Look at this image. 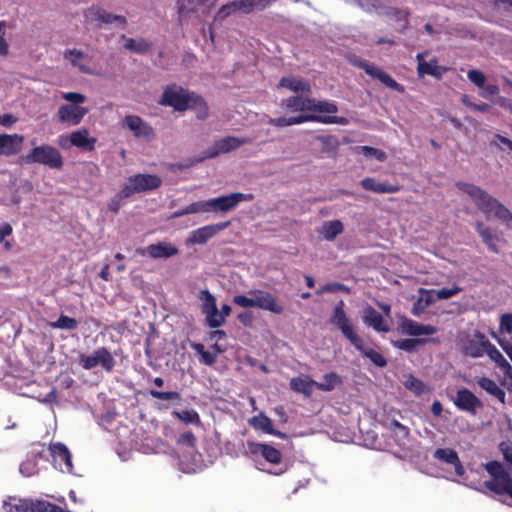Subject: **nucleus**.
I'll return each mask as SVG.
<instances>
[{
  "instance_id": "18",
  "label": "nucleus",
  "mask_w": 512,
  "mask_h": 512,
  "mask_svg": "<svg viewBox=\"0 0 512 512\" xmlns=\"http://www.w3.org/2000/svg\"><path fill=\"white\" fill-rule=\"evenodd\" d=\"M49 450L55 467L63 472L72 471V456L66 445L61 442L51 443Z\"/></svg>"
},
{
  "instance_id": "52",
  "label": "nucleus",
  "mask_w": 512,
  "mask_h": 512,
  "mask_svg": "<svg viewBox=\"0 0 512 512\" xmlns=\"http://www.w3.org/2000/svg\"><path fill=\"white\" fill-rule=\"evenodd\" d=\"M150 395L158 400H166V401H180L181 394L177 391H158V390H150Z\"/></svg>"
},
{
  "instance_id": "62",
  "label": "nucleus",
  "mask_w": 512,
  "mask_h": 512,
  "mask_svg": "<svg viewBox=\"0 0 512 512\" xmlns=\"http://www.w3.org/2000/svg\"><path fill=\"white\" fill-rule=\"evenodd\" d=\"M236 11H240L244 14L251 13L255 8L252 0H234Z\"/></svg>"
},
{
  "instance_id": "2",
  "label": "nucleus",
  "mask_w": 512,
  "mask_h": 512,
  "mask_svg": "<svg viewBox=\"0 0 512 512\" xmlns=\"http://www.w3.org/2000/svg\"><path fill=\"white\" fill-rule=\"evenodd\" d=\"M344 306V301L340 300L333 308V312L330 318L331 324L337 327L343 336L375 366L379 368L385 367L387 365V359L380 352L372 348L364 347V341L356 333L353 324L344 311Z\"/></svg>"
},
{
  "instance_id": "6",
  "label": "nucleus",
  "mask_w": 512,
  "mask_h": 512,
  "mask_svg": "<svg viewBox=\"0 0 512 512\" xmlns=\"http://www.w3.org/2000/svg\"><path fill=\"white\" fill-rule=\"evenodd\" d=\"M491 476L484 482V487L497 495H508L512 499V478L498 461H490L484 465Z\"/></svg>"
},
{
  "instance_id": "34",
  "label": "nucleus",
  "mask_w": 512,
  "mask_h": 512,
  "mask_svg": "<svg viewBox=\"0 0 512 512\" xmlns=\"http://www.w3.org/2000/svg\"><path fill=\"white\" fill-rule=\"evenodd\" d=\"M362 188L367 191H373L375 193H395L400 190L399 185H390L386 183L377 182L372 177H366L360 182Z\"/></svg>"
},
{
  "instance_id": "44",
  "label": "nucleus",
  "mask_w": 512,
  "mask_h": 512,
  "mask_svg": "<svg viewBox=\"0 0 512 512\" xmlns=\"http://www.w3.org/2000/svg\"><path fill=\"white\" fill-rule=\"evenodd\" d=\"M316 140L322 144V151L329 155L335 154L339 147L338 138L334 135H318Z\"/></svg>"
},
{
  "instance_id": "27",
  "label": "nucleus",
  "mask_w": 512,
  "mask_h": 512,
  "mask_svg": "<svg viewBox=\"0 0 512 512\" xmlns=\"http://www.w3.org/2000/svg\"><path fill=\"white\" fill-rule=\"evenodd\" d=\"M362 318L365 324L372 327L377 332L386 333L390 331V327L384 322L381 313L370 305L364 308Z\"/></svg>"
},
{
  "instance_id": "56",
  "label": "nucleus",
  "mask_w": 512,
  "mask_h": 512,
  "mask_svg": "<svg viewBox=\"0 0 512 512\" xmlns=\"http://www.w3.org/2000/svg\"><path fill=\"white\" fill-rule=\"evenodd\" d=\"M324 292H327V293L346 292V293H348L349 288L342 283H337V282L328 283V284H325L324 286H322L320 289H318L316 293L321 294Z\"/></svg>"
},
{
  "instance_id": "28",
  "label": "nucleus",
  "mask_w": 512,
  "mask_h": 512,
  "mask_svg": "<svg viewBox=\"0 0 512 512\" xmlns=\"http://www.w3.org/2000/svg\"><path fill=\"white\" fill-rule=\"evenodd\" d=\"M69 141L72 146H75L84 151H93L97 139L89 137V131L86 128L73 131L69 136Z\"/></svg>"
},
{
  "instance_id": "4",
  "label": "nucleus",
  "mask_w": 512,
  "mask_h": 512,
  "mask_svg": "<svg viewBox=\"0 0 512 512\" xmlns=\"http://www.w3.org/2000/svg\"><path fill=\"white\" fill-rule=\"evenodd\" d=\"M20 161L24 164L44 165L55 170H61L64 165L60 150L49 144L33 147L26 155L20 157Z\"/></svg>"
},
{
  "instance_id": "43",
  "label": "nucleus",
  "mask_w": 512,
  "mask_h": 512,
  "mask_svg": "<svg viewBox=\"0 0 512 512\" xmlns=\"http://www.w3.org/2000/svg\"><path fill=\"white\" fill-rule=\"evenodd\" d=\"M344 230L340 220H332L325 222L323 225V233L326 240H334Z\"/></svg>"
},
{
  "instance_id": "50",
  "label": "nucleus",
  "mask_w": 512,
  "mask_h": 512,
  "mask_svg": "<svg viewBox=\"0 0 512 512\" xmlns=\"http://www.w3.org/2000/svg\"><path fill=\"white\" fill-rule=\"evenodd\" d=\"M204 315L206 325L210 328H218L224 324L223 316H220L218 308L214 309V311L205 313Z\"/></svg>"
},
{
  "instance_id": "23",
  "label": "nucleus",
  "mask_w": 512,
  "mask_h": 512,
  "mask_svg": "<svg viewBox=\"0 0 512 512\" xmlns=\"http://www.w3.org/2000/svg\"><path fill=\"white\" fill-rule=\"evenodd\" d=\"M85 17L99 24H110L112 22H118L121 25L126 24V18L124 16L109 13L105 9L95 5L87 9Z\"/></svg>"
},
{
  "instance_id": "61",
  "label": "nucleus",
  "mask_w": 512,
  "mask_h": 512,
  "mask_svg": "<svg viewBox=\"0 0 512 512\" xmlns=\"http://www.w3.org/2000/svg\"><path fill=\"white\" fill-rule=\"evenodd\" d=\"M233 303L242 308H255L254 297L249 298L242 294L235 295L233 297Z\"/></svg>"
},
{
  "instance_id": "42",
  "label": "nucleus",
  "mask_w": 512,
  "mask_h": 512,
  "mask_svg": "<svg viewBox=\"0 0 512 512\" xmlns=\"http://www.w3.org/2000/svg\"><path fill=\"white\" fill-rule=\"evenodd\" d=\"M485 354H487L488 357L492 361H494L497 364V366L502 370H511V365L509 364V362L504 358L501 352L491 342L487 346Z\"/></svg>"
},
{
  "instance_id": "47",
  "label": "nucleus",
  "mask_w": 512,
  "mask_h": 512,
  "mask_svg": "<svg viewBox=\"0 0 512 512\" xmlns=\"http://www.w3.org/2000/svg\"><path fill=\"white\" fill-rule=\"evenodd\" d=\"M173 415L184 422L185 424H194L199 426L201 424V419L197 411L190 410H182V411H174Z\"/></svg>"
},
{
  "instance_id": "45",
  "label": "nucleus",
  "mask_w": 512,
  "mask_h": 512,
  "mask_svg": "<svg viewBox=\"0 0 512 512\" xmlns=\"http://www.w3.org/2000/svg\"><path fill=\"white\" fill-rule=\"evenodd\" d=\"M403 385L406 389L410 390L417 396L422 395L426 389V385L424 384V382L416 378L412 374H408L405 376Z\"/></svg>"
},
{
  "instance_id": "51",
  "label": "nucleus",
  "mask_w": 512,
  "mask_h": 512,
  "mask_svg": "<svg viewBox=\"0 0 512 512\" xmlns=\"http://www.w3.org/2000/svg\"><path fill=\"white\" fill-rule=\"evenodd\" d=\"M358 149L364 156H366L368 158L374 157L375 159H377L380 162L385 161L387 158L386 153L383 150L378 149V148H374L371 146H360V147H358Z\"/></svg>"
},
{
  "instance_id": "10",
  "label": "nucleus",
  "mask_w": 512,
  "mask_h": 512,
  "mask_svg": "<svg viewBox=\"0 0 512 512\" xmlns=\"http://www.w3.org/2000/svg\"><path fill=\"white\" fill-rule=\"evenodd\" d=\"M79 364L86 370L100 365L106 372H111L115 366V360L107 348L101 347L96 349L92 355L81 354Z\"/></svg>"
},
{
  "instance_id": "29",
  "label": "nucleus",
  "mask_w": 512,
  "mask_h": 512,
  "mask_svg": "<svg viewBox=\"0 0 512 512\" xmlns=\"http://www.w3.org/2000/svg\"><path fill=\"white\" fill-rule=\"evenodd\" d=\"M418 66L417 71L419 76L431 75L437 79H440L442 75L447 71L446 67L439 66L436 59H432L429 62L425 61L421 54L417 55Z\"/></svg>"
},
{
  "instance_id": "16",
  "label": "nucleus",
  "mask_w": 512,
  "mask_h": 512,
  "mask_svg": "<svg viewBox=\"0 0 512 512\" xmlns=\"http://www.w3.org/2000/svg\"><path fill=\"white\" fill-rule=\"evenodd\" d=\"M454 404L459 410L471 415H475L477 410L483 407L482 401L467 388H461L457 391Z\"/></svg>"
},
{
  "instance_id": "11",
  "label": "nucleus",
  "mask_w": 512,
  "mask_h": 512,
  "mask_svg": "<svg viewBox=\"0 0 512 512\" xmlns=\"http://www.w3.org/2000/svg\"><path fill=\"white\" fill-rule=\"evenodd\" d=\"M250 143V140L247 138H237L234 136H227L221 138L213 144L212 147L208 148L205 152V155L196 159L194 162H202L207 158L217 157L219 154L228 153L239 148L241 145Z\"/></svg>"
},
{
  "instance_id": "3",
  "label": "nucleus",
  "mask_w": 512,
  "mask_h": 512,
  "mask_svg": "<svg viewBox=\"0 0 512 512\" xmlns=\"http://www.w3.org/2000/svg\"><path fill=\"white\" fill-rule=\"evenodd\" d=\"M158 103L163 106L172 107L180 112L194 109L197 111V117L202 120L208 117L206 101L196 93L190 92L176 84L168 85L164 88Z\"/></svg>"
},
{
  "instance_id": "31",
  "label": "nucleus",
  "mask_w": 512,
  "mask_h": 512,
  "mask_svg": "<svg viewBox=\"0 0 512 512\" xmlns=\"http://www.w3.org/2000/svg\"><path fill=\"white\" fill-rule=\"evenodd\" d=\"M476 382L478 386L485 390L489 395L495 397L502 404L506 403L505 391L493 379L482 376L477 378Z\"/></svg>"
},
{
  "instance_id": "7",
  "label": "nucleus",
  "mask_w": 512,
  "mask_h": 512,
  "mask_svg": "<svg viewBox=\"0 0 512 512\" xmlns=\"http://www.w3.org/2000/svg\"><path fill=\"white\" fill-rule=\"evenodd\" d=\"M253 199L254 195L251 193L233 192L200 202L202 212L226 213L234 210L240 202L252 201Z\"/></svg>"
},
{
  "instance_id": "12",
  "label": "nucleus",
  "mask_w": 512,
  "mask_h": 512,
  "mask_svg": "<svg viewBox=\"0 0 512 512\" xmlns=\"http://www.w3.org/2000/svg\"><path fill=\"white\" fill-rule=\"evenodd\" d=\"M217 0H177L176 9L178 22L183 24L191 15L197 13L200 9L207 10L212 7Z\"/></svg>"
},
{
  "instance_id": "58",
  "label": "nucleus",
  "mask_w": 512,
  "mask_h": 512,
  "mask_svg": "<svg viewBox=\"0 0 512 512\" xmlns=\"http://www.w3.org/2000/svg\"><path fill=\"white\" fill-rule=\"evenodd\" d=\"M177 443L179 445H184L193 448L196 446L197 439L192 431H186L178 437Z\"/></svg>"
},
{
  "instance_id": "48",
  "label": "nucleus",
  "mask_w": 512,
  "mask_h": 512,
  "mask_svg": "<svg viewBox=\"0 0 512 512\" xmlns=\"http://www.w3.org/2000/svg\"><path fill=\"white\" fill-rule=\"evenodd\" d=\"M384 14L388 17L395 19L398 22H403V26L406 27L409 21L410 13L407 10H402L393 7H385L383 8Z\"/></svg>"
},
{
  "instance_id": "21",
  "label": "nucleus",
  "mask_w": 512,
  "mask_h": 512,
  "mask_svg": "<svg viewBox=\"0 0 512 512\" xmlns=\"http://www.w3.org/2000/svg\"><path fill=\"white\" fill-rule=\"evenodd\" d=\"M141 255H149L153 259H167L173 257L179 253L178 248L172 243L158 242L156 244H150L144 249L139 251Z\"/></svg>"
},
{
  "instance_id": "30",
  "label": "nucleus",
  "mask_w": 512,
  "mask_h": 512,
  "mask_svg": "<svg viewBox=\"0 0 512 512\" xmlns=\"http://www.w3.org/2000/svg\"><path fill=\"white\" fill-rule=\"evenodd\" d=\"M249 449L253 454L261 453L262 456L272 464H279L282 460L281 452L269 444L249 443Z\"/></svg>"
},
{
  "instance_id": "26",
  "label": "nucleus",
  "mask_w": 512,
  "mask_h": 512,
  "mask_svg": "<svg viewBox=\"0 0 512 512\" xmlns=\"http://www.w3.org/2000/svg\"><path fill=\"white\" fill-rule=\"evenodd\" d=\"M433 458L452 465L456 475L458 476H462L465 472L457 452L453 449L438 448L433 452Z\"/></svg>"
},
{
  "instance_id": "24",
  "label": "nucleus",
  "mask_w": 512,
  "mask_h": 512,
  "mask_svg": "<svg viewBox=\"0 0 512 512\" xmlns=\"http://www.w3.org/2000/svg\"><path fill=\"white\" fill-rule=\"evenodd\" d=\"M475 229L479 236L482 239V242L487 246V248L495 253L498 254L500 252V249L498 247V243L500 242V237L493 229L486 226L482 221H477L475 223Z\"/></svg>"
},
{
  "instance_id": "25",
  "label": "nucleus",
  "mask_w": 512,
  "mask_h": 512,
  "mask_svg": "<svg viewBox=\"0 0 512 512\" xmlns=\"http://www.w3.org/2000/svg\"><path fill=\"white\" fill-rule=\"evenodd\" d=\"M403 333L418 337L421 335H433L437 332V328L432 325L421 324L415 320L404 318L400 324Z\"/></svg>"
},
{
  "instance_id": "37",
  "label": "nucleus",
  "mask_w": 512,
  "mask_h": 512,
  "mask_svg": "<svg viewBox=\"0 0 512 512\" xmlns=\"http://www.w3.org/2000/svg\"><path fill=\"white\" fill-rule=\"evenodd\" d=\"M313 387L317 388V382L309 377H294L290 380V388L298 393L310 397L313 393Z\"/></svg>"
},
{
  "instance_id": "46",
  "label": "nucleus",
  "mask_w": 512,
  "mask_h": 512,
  "mask_svg": "<svg viewBox=\"0 0 512 512\" xmlns=\"http://www.w3.org/2000/svg\"><path fill=\"white\" fill-rule=\"evenodd\" d=\"M198 299L202 301L201 312L203 314L214 311L217 308L216 298L208 290H201Z\"/></svg>"
},
{
  "instance_id": "59",
  "label": "nucleus",
  "mask_w": 512,
  "mask_h": 512,
  "mask_svg": "<svg viewBox=\"0 0 512 512\" xmlns=\"http://www.w3.org/2000/svg\"><path fill=\"white\" fill-rule=\"evenodd\" d=\"M7 23L0 21V56H6L9 53V44L5 39V29Z\"/></svg>"
},
{
  "instance_id": "64",
  "label": "nucleus",
  "mask_w": 512,
  "mask_h": 512,
  "mask_svg": "<svg viewBox=\"0 0 512 512\" xmlns=\"http://www.w3.org/2000/svg\"><path fill=\"white\" fill-rule=\"evenodd\" d=\"M499 330L501 333H512V314L505 313L500 317Z\"/></svg>"
},
{
  "instance_id": "33",
  "label": "nucleus",
  "mask_w": 512,
  "mask_h": 512,
  "mask_svg": "<svg viewBox=\"0 0 512 512\" xmlns=\"http://www.w3.org/2000/svg\"><path fill=\"white\" fill-rule=\"evenodd\" d=\"M250 425L253 426L255 429L263 430L265 433L269 435H273L282 439H285L287 437L285 433L275 430L273 428L271 419L268 416L264 415L263 413L254 416L250 420Z\"/></svg>"
},
{
  "instance_id": "38",
  "label": "nucleus",
  "mask_w": 512,
  "mask_h": 512,
  "mask_svg": "<svg viewBox=\"0 0 512 512\" xmlns=\"http://www.w3.org/2000/svg\"><path fill=\"white\" fill-rule=\"evenodd\" d=\"M66 60H69L72 66L77 67L79 71L85 74H92V70L85 64H82L79 60L82 59L85 54L77 49H68L63 54Z\"/></svg>"
},
{
  "instance_id": "55",
  "label": "nucleus",
  "mask_w": 512,
  "mask_h": 512,
  "mask_svg": "<svg viewBox=\"0 0 512 512\" xmlns=\"http://www.w3.org/2000/svg\"><path fill=\"white\" fill-rule=\"evenodd\" d=\"M392 435L395 437L396 443L399 447L405 446L408 440L410 430L406 426H401L398 429H393Z\"/></svg>"
},
{
  "instance_id": "54",
  "label": "nucleus",
  "mask_w": 512,
  "mask_h": 512,
  "mask_svg": "<svg viewBox=\"0 0 512 512\" xmlns=\"http://www.w3.org/2000/svg\"><path fill=\"white\" fill-rule=\"evenodd\" d=\"M201 212H202L201 202L197 201V202H193V203L187 205L183 209H179V210L175 211L173 213V217L174 218H179V217H182L184 215L201 213Z\"/></svg>"
},
{
  "instance_id": "1",
  "label": "nucleus",
  "mask_w": 512,
  "mask_h": 512,
  "mask_svg": "<svg viewBox=\"0 0 512 512\" xmlns=\"http://www.w3.org/2000/svg\"><path fill=\"white\" fill-rule=\"evenodd\" d=\"M459 190L466 193L487 218L493 216L503 223L508 229H512V212L497 198L490 195L481 187L466 183L457 182Z\"/></svg>"
},
{
  "instance_id": "57",
  "label": "nucleus",
  "mask_w": 512,
  "mask_h": 512,
  "mask_svg": "<svg viewBox=\"0 0 512 512\" xmlns=\"http://www.w3.org/2000/svg\"><path fill=\"white\" fill-rule=\"evenodd\" d=\"M358 5L367 12L382 10L384 4L380 0H357Z\"/></svg>"
},
{
  "instance_id": "53",
  "label": "nucleus",
  "mask_w": 512,
  "mask_h": 512,
  "mask_svg": "<svg viewBox=\"0 0 512 512\" xmlns=\"http://www.w3.org/2000/svg\"><path fill=\"white\" fill-rule=\"evenodd\" d=\"M129 197H130V195L125 194L124 187H122L121 190L114 197H112L110 199V201L108 203V209L113 213H118V211L122 205V200L129 198Z\"/></svg>"
},
{
  "instance_id": "36",
  "label": "nucleus",
  "mask_w": 512,
  "mask_h": 512,
  "mask_svg": "<svg viewBox=\"0 0 512 512\" xmlns=\"http://www.w3.org/2000/svg\"><path fill=\"white\" fill-rule=\"evenodd\" d=\"M429 341L437 343L439 340L435 339V338H432V339H427V338H406V339L392 341V345H393V347H395L397 349H400V350H403V351H406V352H409V353H413V352L417 351V347L419 345H424V344H426Z\"/></svg>"
},
{
  "instance_id": "60",
  "label": "nucleus",
  "mask_w": 512,
  "mask_h": 512,
  "mask_svg": "<svg viewBox=\"0 0 512 512\" xmlns=\"http://www.w3.org/2000/svg\"><path fill=\"white\" fill-rule=\"evenodd\" d=\"M468 79L475 84L477 87H483L485 83V75L476 69L469 70L467 73Z\"/></svg>"
},
{
  "instance_id": "49",
  "label": "nucleus",
  "mask_w": 512,
  "mask_h": 512,
  "mask_svg": "<svg viewBox=\"0 0 512 512\" xmlns=\"http://www.w3.org/2000/svg\"><path fill=\"white\" fill-rule=\"evenodd\" d=\"M50 326L56 329L74 330L78 327V322L75 318L60 315L55 322L50 323Z\"/></svg>"
},
{
  "instance_id": "63",
  "label": "nucleus",
  "mask_w": 512,
  "mask_h": 512,
  "mask_svg": "<svg viewBox=\"0 0 512 512\" xmlns=\"http://www.w3.org/2000/svg\"><path fill=\"white\" fill-rule=\"evenodd\" d=\"M62 98L69 101V104L79 105L84 103L86 100L85 95L78 92H66L62 94Z\"/></svg>"
},
{
  "instance_id": "22",
  "label": "nucleus",
  "mask_w": 512,
  "mask_h": 512,
  "mask_svg": "<svg viewBox=\"0 0 512 512\" xmlns=\"http://www.w3.org/2000/svg\"><path fill=\"white\" fill-rule=\"evenodd\" d=\"M24 136L20 134H0V156H14L22 150Z\"/></svg>"
},
{
  "instance_id": "35",
  "label": "nucleus",
  "mask_w": 512,
  "mask_h": 512,
  "mask_svg": "<svg viewBox=\"0 0 512 512\" xmlns=\"http://www.w3.org/2000/svg\"><path fill=\"white\" fill-rule=\"evenodd\" d=\"M31 499L8 496L3 500L2 508L5 512H29Z\"/></svg>"
},
{
  "instance_id": "17",
  "label": "nucleus",
  "mask_w": 512,
  "mask_h": 512,
  "mask_svg": "<svg viewBox=\"0 0 512 512\" xmlns=\"http://www.w3.org/2000/svg\"><path fill=\"white\" fill-rule=\"evenodd\" d=\"M230 225L229 221L210 224L193 230L188 239V244H205L209 239L214 237L220 231L226 229Z\"/></svg>"
},
{
  "instance_id": "41",
  "label": "nucleus",
  "mask_w": 512,
  "mask_h": 512,
  "mask_svg": "<svg viewBox=\"0 0 512 512\" xmlns=\"http://www.w3.org/2000/svg\"><path fill=\"white\" fill-rule=\"evenodd\" d=\"M323 382H317V389L325 392H330L336 386L342 384V378L336 372L326 373L323 376Z\"/></svg>"
},
{
  "instance_id": "5",
  "label": "nucleus",
  "mask_w": 512,
  "mask_h": 512,
  "mask_svg": "<svg viewBox=\"0 0 512 512\" xmlns=\"http://www.w3.org/2000/svg\"><path fill=\"white\" fill-rule=\"evenodd\" d=\"M282 105L293 111H311L318 115H333L338 112V106L334 102L320 101L303 95L288 97L282 101Z\"/></svg>"
},
{
  "instance_id": "19",
  "label": "nucleus",
  "mask_w": 512,
  "mask_h": 512,
  "mask_svg": "<svg viewBox=\"0 0 512 512\" xmlns=\"http://www.w3.org/2000/svg\"><path fill=\"white\" fill-rule=\"evenodd\" d=\"M356 66L363 69L371 77L378 79L385 86H387L393 90H396L398 92L404 91V87L401 84H399L396 80H394L388 73H386L382 69H380L372 64H369L366 61H358L356 63Z\"/></svg>"
},
{
  "instance_id": "39",
  "label": "nucleus",
  "mask_w": 512,
  "mask_h": 512,
  "mask_svg": "<svg viewBox=\"0 0 512 512\" xmlns=\"http://www.w3.org/2000/svg\"><path fill=\"white\" fill-rule=\"evenodd\" d=\"M123 39H125V49L138 53V54H144L148 52L151 47L152 43L148 40H145L143 38L140 39H133V38H126L124 35L122 36Z\"/></svg>"
},
{
  "instance_id": "32",
  "label": "nucleus",
  "mask_w": 512,
  "mask_h": 512,
  "mask_svg": "<svg viewBox=\"0 0 512 512\" xmlns=\"http://www.w3.org/2000/svg\"><path fill=\"white\" fill-rule=\"evenodd\" d=\"M278 87L286 88L293 92H302L307 95L311 93V85L309 81L293 76L282 77L279 81Z\"/></svg>"
},
{
  "instance_id": "14",
  "label": "nucleus",
  "mask_w": 512,
  "mask_h": 512,
  "mask_svg": "<svg viewBox=\"0 0 512 512\" xmlns=\"http://www.w3.org/2000/svg\"><path fill=\"white\" fill-rule=\"evenodd\" d=\"M490 341L481 331L476 330L471 338L463 341L462 352L472 358L482 357Z\"/></svg>"
},
{
  "instance_id": "9",
  "label": "nucleus",
  "mask_w": 512,
  "mask_h": 512,
  "mask_svg": "<svg viewBox=\"0 0 512 512\" xmlns=\"http://www.w3.org/2000/svg\"><path fill=\"white\" fill-rule=\"evenodd\" d=\"M162 184V179L154 174H136L128 177L123 185L125 194L130 197L136 193H145L158 189Z\"/></svg>"
},
{
  "instance_id": "40",
  "label": "nucleus",
  "mask_w": 512,
  "mask_h": 512,
  "mask_svg": "<svg viewBox=\"0 0 512 512\" xmlns=\"http://www.w3.org/2000/svg\"><path fill=\"white\" fill-rule=\"evenodd\" d=\"M190 347L200 355L199 362L206 366H213L216 361V353H212L210 351L205 350V347L202 343L192 342Z\"/></svg>"
},
{
  "instance_id": "15",
  "label": "nucleus",
  "mask_w": 512,
  "mask_h": 512,
  "mask_svg": "<svg viewBox=\"0 0 512 512\" xmlns=\"http://www.w3.org/2000/svg\"><path fill=\"white\" fill-rule=\"evenodd\" d=\"M249 294L254 296L255 308L269 311L274 314L284 313L283 305L279 304L277 298L265 290H251Z\"/></svg>"
},
{
  "instance_id": "20",
  "label": "nucleus",
  "mask_w": 512,
  "mask_h": 512,
  "mask_svg": "<svg viewBox=\"0 0 512 512\" xmlns=\"http://www.w3.org/2000/svg\"><path fill=\"white\" fill-rule=\"evenodd\" d=\"M123 125L137 138L151 139L154 137L153 128L137 115H127L123 120Z\"/></svg>"
},
{
  "instance_id": "13",
  "label": "nucleus",
  "mask_w": 512,
  "mask_h": 512,
  "mask_svg": "<svg viewBox=\"0 0 512 512\" xmlns=\"http://www.w3.org/2000/svg\"><path fill=\"white\" fill-rule=\"evenodd\" d=\"M87 113L88 109L86 107L74 104H64L58 108L56 118L62 124L76 126L81 123Z\"/></svg>"
},
{
  "instance_id": "8",
  "label": "nucleus",
  "mask_w": 512,
  "mask_h": 512,
  "mask_svg": "<svg viewBox=\"0 0 512 512\" xmlns=\"http://www.w3.org/2000/svg\"><path fill=\"white\" fill-rule=\"evenodd\" d=\"M304 122H318L322 124H340L346 125L347 118L335 115L301 114L294 117L270 118L268 123L275 127H286Z\"/></svg>"
}]
</instances>
